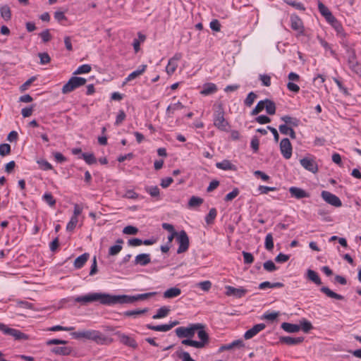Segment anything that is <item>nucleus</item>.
<instances>
[{"label": "nucleus", "instance_id": "obj_1", "mask_svg": "<svg viewBox=\"0 0 361 361\" xmlns=\"http://www.w3.org/2000/svg\"><path fill=\"white\" fill-rule=\"evenodd\" d=\"M156 294V292H150L136 295H116L106 293H91L78 296L75 298L74 301L80 303L82 305H87L94 302H99L101 305L111 306L116 304H129L137 300H147Z\"/></svg>", "mask_w": 361, "mask_h": 361}, {"label": "nucleus", "instance_id": "obj_2", "mask_svg": "<svg viewBox=\"0 0 361 361\" xmlns=\"http://www.w3.org/2000/svg\"><path fill=\"white\" fill-rule=\"evenodd\" d=\"M214 108V126L221 131H227L230 126L224 118L223 104L221 103L215 104Z\"/></svg>", "mask_w": 361, "mask_h": 361}, {"label": "nucleus", "instance_id": "obj_3", "mask_svg": "<svg viewBox=\"0 0 361 361\" xmlns=\"http://www.w3.org/2000/svg\"><path fill=\"white\" fill-rule=\"evenodd\" d=\"M204 327V325L201 323L190 324L188 327H178L175 332L178 338H192L198 329Z\"/></svg>", "mask_w": 361, "mask_h": 361}, {"label": "nucleus", "instance_id": "obj_4", "mask_svg": "<svg viewBox=\"0 0 361 361\" xmlns=\"http://www.w3.org/2000/svg\"><path fill=\"white\" fill-rule=\"evenodd\" d=\"M87 80L81 77H71L69 80L63 86L62 92L63 94L69 93L75 89L84 85Z\"/></svg>", "mask_w": 361, "mask_h": 361}, {"label": "nucleus", "instance_id": "obj_5", "mask_svg": "<svg viewBox=\"0 0 361 361\" xmlns=\"http://www.w3.org/2000/svg\"><path fill=\"white\" fill-rule=\"evenodd\" d=\"M348 64L349 68L356 75L361 77V64L357 61L354 49L348 48Z\"/></svg>", "mask_w": 361, "mask_h": 361}, {"label": "nucleus", "instance_id": "obj_6", "mask_svg": "<svg viewBox=\"0 0 361 361\" xmlns=\"http://www.w3.org/2000/svg\"><path fill=\"white\" fill-rule=\"evenodd\" d=\"M0 331H1L6 335L13 336L16 340L25 341L29 339L28 335L24 334L20 330L10 328L3 323H0Z\"/></svg>", "mask_w": 361, "mask_h": 361}, {"label": "nucleus", "instance_id": "obj_7", "mask_svg": "<svg viewBox=\"0 0 361 361\" xmlns=\"http://www.w3.org/2000/svg\"><path fill=\"white\" fill-rule=\"evenodd\" d=\"M176 240L179 244L178 248L177 250L178 254L183 253L188 250L190 245L189 238L187 233L184 230H182L178 233Z\"/></svg>", "mask_w": 361, "mask_h": 361}, {"label": "nucleus", "instance_id": "obj_8", "mask_svg": "<svg viewBox=\"0 0 361 361\" xmlns=\"http://www.w3.org/2000/svg\"><path fill=\"white\" fill-rule=\"evenodd\" d=\"M321 196L326 202L332 206H334L336 207H339L342 206V202L341 200L336 195L332 194L329 191H322L321 193Z\"/></svg>", "mask_w": 361, "mask_h": 361}, {"label": "nucleus", "instance_id": "obj_9", "mask_svg": "<svg viewBox=\"0 0 361 361\" xmlns=\"http://www.w3.org/2000/svg\"><path fill=\"white\" fill-rule=\"evenodd\" d=\"M292 145L288 138H283L280 142V150L283 157L289 159L292 156Z\"/></svg>", "mask_w": 361, "mask_h": 361}, {"label": "nucleus", "instance_id": "obj_10", "mask_svg": "<svg viewBox=\"0 0 361 361\" xmlns=\"http://www.w3.org/2000/svg\"><path fill=\"white\" fill-rule=\"evenodd\" d=\"M179 324V322L177 320L170 322L169 324H161V325H152L148 324L146 325V327L148 329L157 331H163L166 332L171 330L173 327L177 326Z\"/></svg>", "mask_w": 361, "mask_h": 361}, {"label": "nucleus", "instance_id": "obj_11", "mask_svg": "<svg viewBox=\"0 0 361 361\" xmlns=\"http://www.w3.org/2000/svg\"><path fill=\"white\" fill-rule=\"evenodd\" d=\"M300 163L304 169L312 173H314L318 171L317 164L312 158L304 157L300 160Z\"/></svg>", "mask_w": 361, "mask_h": 361}, {"label": "nucleus", "instance_id": "obj_12", "mask_svg": "<svg viewBox=\"0 0 361 361\" xmlns=\"http://www.w3.org/2000/svg\"><path fill=\"white\" fill-rule=\"evenodd\" d=\"M226 294L228 296H233L236 298H241L247 293V290L243 288H235L231 286H228L226 287Z\"/></svg>", "mask_w": 361, "mask_h": 361}, {"label": "nucleus", "instance_id": "obj_13", "mask_svg": "<svg viewBox=\"0 0 361 361\" xmlns=\"http://www.w3.org/2000/svg\"><path fill=\"white\" fill-rule=\"evenodd\" d=\"M245 348V343L243 340H235L228 344L222 345L218 350V353H221L224 350H231L235 349H242Z\"/></svg>", "mask_w": 361, "mask_h": 361}, {"label": "nucleus", "instance_id": "obj_14", "mask_svg": "<svg viewBox=\"0 0 361 361\" xmlns=\"http://www.w3.org/2000/svg\"><path fill=\"white\" fill-rule=\"evenodd\" d=\"M266 327V325L263 323L257 324L253 326L250 329L247 330L245 334L244 338L246 340L250 339L256 336L261 331L264 330Z\"/></svg>", "mask_w": 361, "mask_h": 361}, {"label": "nucleus", "instance_id": "obj_15", "mask_svg": "<svg viewBox=\"0 0 361 361\" xmlns=\"http://www.w3.org/2000/svg\"><path fill=\"white\" fill-rule=\"evenodd\" d=\"M289 192L291 197L298 200L310 197V196L309 192L298 187H290L289 188Z\"/></svg>", "mask_w": 361, "mask_h": 361}, {"label": "nucleus", "instance_id": "obj_16", "mask_svg": "<svg viewBox=\"0 0 361 361\" xmlns=\"http://www.w3.org/2000/svg\"><path fill=\"white\" fill-rule=\"evenodd\" d=\"M318 9L328 22L336 21V18L332 15L329 9L320 1H318Z\"/></svg>", "mask_w": 361, "mask_h": 361}, {"label": "nucleus", "instance_id": "obj_17", "mask_svg": "<svg viewBox=\"0 0 361 361\" xmlns=\"http://www.w3.org/2000/svg\"><path fill=\"white\" fill-rule=\"evenodd\" d=\"M116 334L118 336L120 341L124 345L131 347L133 348H136L137 347L136 341L133 338L126 334H121L119 331L116 332Z\"/></svg>", "mask_w": 361, "mask_h": 361}, {"label": "nucleus", "instance_id": "obj_18", "mask_svg": "<svg viewBox=\"0 0 361 361\" xmlns=\"http://www.w3.org/2000/svg\"><path fill=\"white\" fill-rule=\"evenodd\" d=\"M151 262L149 254L142 253L137 255L134 260L135 265L146 266Z\"/></svg>", "mask_w": 361, "mask_h": 361}, {"label": "nucleus", "instance_id": "obj_19", "mask_svg": "<svg viewBox=\"0 0 361 361\" xmlns=\"http://www.w3.org/2000/svg\"><path fill=\"white\" fill-rule=\"evenodd\" d=\"M279 341L282 343H285L289 345H295L301 343L304 341L303 337L293 338L290 336H281Z\"/></svg>", "mask_w": 361, "mask_h": 361}, {"label": "nucleus", "instance_id": "obj_20", "mask_svg": "<svg viewBox=\"0 0 361 361\" xmlns=\"http://www.w3.org/2000/svg\"><path fill=\"white\" fill-rule=\"evenodd\" d=\"M306 278L316 285L319 286L322 284V281L319 274L312 269H309L307 270Z\"/></svg>", "mask_w": 361, "mask_h": 361}, {"label": "nucleus", "instance_id": "obj_21", "mask_svg": "<svg viewBox=\"0 0 361 361\" xmlns=\"http://www.w3.org/2000/svg\"><path fill=\"white\" fill-rule=\"evenodd\" d=\"M281 120L283 121L285 124L289 127L293 128V127H298L300 124V120L295 117H291L288 115L283 116L281 118Z\"/></svg>", "mask_w": 361, "mask_h": 361}, {"label": "nucleus", "instance_id": "obj_22", "mask_svg": "<svg viewBox=\"0 0 361 361\" xmlns=\"http://www.w3.org/2000/svg\"><path fill=\"white\" fill-rule=\"evenodd\" d=\"M93 341L99 345H108L112 343L113 339L105 336L101 332L97 331V334L95 336Z\"/></svg>", "mask_w": 361, "mask_h": 361}, {"label": "nucleus", "instance_id": "obj_23", "mask_svg": "<svg viewBox=\"0 0 361 361\" xmlns=\"http://www.w3.org/2000/svg\"><path fill=\"white\" fill-rule=\"evenodd\" d=\"M73 348L69 346L54 347L51 349V352L56 355H69L71 354Z\"/></svg>", "mask_w": 361, "mask_h": 361}, {"label": "nucleus", "instance_id": "obj_24", "mask_svg": "<svg viewBox=\"0 0 361 361\" xmlns=\"http://www.w3.org/2000/svg\"><path fill=\"white\" fill-rule=\"evenodd\" d=\"M217 91V87L214 83H207L203 86L200 94L204 96L215 93Z\"/></svg>", "mask_w": 361, "mask_h": 361}, {"label": "nucleus", "instance_id": "obj_25", "mask_svg": "<svg viewBox=\"0 0 361 361\" xmlns=\"http://www.w3.org/2000/svg\"><path fill=\"white\" fill-rule=\"evenodd\" d=\"M279 129L281 134L289 135L292 139L296 138V133L291 127H289L287 125H280Z\"/></svg>", "mask_w": 361, "mask_h": 361}, {"label": "nucleus", "instance_id": "obj_26", "mask_svg": "<svg viewBox=\"0 0 361 361\" xmlns=\"http://www.w3.org/2000/svg\"><path fill=\"white\" fill-rule=\"evenodd\" d=\"M90 257L88 253H84L79 257H78L74 262V267L76 269L82 268L85 264L87 262Z\"/></svg>", "mask_w": 361, "mask_h": 361}, {"label": "nucleus", "instance_id": "obj_27", "mask_svg": "<svg viewBox=\"0 0 361 361\" xmlns=\"http://www.w3.org/2000/svg\"><path fill=\"white\" fill-rule=\"evenodd\" d=\"M320 291L324 293V294L326 295V296H328L331 298H334V299L339 300L344 299V297L343 295L334 292L330 288H329L328 287H326V286L322 287L320 288Z\"/></svg>", "mask_w": 361, "mask_h": 361}, {"label": "nucleus", "instance_id": "obj_28", "mask_svg": "<svg viewBox=\"0 0 361 361\" xmlns=\"http://www.w3.org/2000/svg\"><path fill=\"white\" fill-rule=\"evenodd\" d=\"M181 293V290L179 288L173 287L167 289L164 293V298H173L178 297Z\"/></svg>", "mask_w": 361, "mask_h": 361}, {"label": "nucleus", "instance_id": "obj_29", "mask_svg": "<svg viewBox=\"0 0 361 361\" xmlns=\"http://www.w3.org/2000/svg\"><path fill=\"white\" fill-rule=\"evenodd\" d=\"M216 168L222 170H231V171H235L236 166L231 163L228 160H224L221 162H217L216 164Z\"/></svg>", "mask_w": 361, "mask_h": 361}, {"label": "nucleus", "instance_id": "obj_30", "mask_svg": "<svg viewBox=\"0 0 361 361\" xmlns=\"http://www.w3.org/2000/svg\"><path fill=\"white\" fill-rule=\"evenodd\" d=\"M171 309L168 306H162L159 309L157 310V314L153 315L152 318L154 319H158L166 317L170 312Z\"/></svg>", "mask_w": 361, "mask_h": 361}, {"label": "nucleus", "instance_id": "obj_31", "mask_svg": "<svg viewBox=\"0 0 361 361\" xmlns=\"http://www.w3.org/2000/svg\"><path fill=\"white\" fill-rule=\"evenodd\" d=\"M281 328L288 333H296L300 330V326L299 325L288 322L282 323Z\"/></svg>", "mask_w": 361, "mask_h": 361}, {"label": "nucleus", "instance_id": "obj_32", "mask_svg": "<svg viewBox=\"0 0 361 361\" xmlns=\"http://www.w3.org/2000/svg\"><path fill=\"white\" fill-rule=\"evenodd\" d=\"M146 68V65L140 66L136 71L128 75V76L126 78V82L134 80L142 75L145 71Z\"/></svg>", "mask_w": 361, "mask_h": 361}, {"label": "nucleus", "instance_id": "obj_33", "mask_svg": "<svg viewBox=\"0 0 361 361\" xmlns=\"http://www.w3.org/2000/svg\"><path fill=\"white\" fill-rule=\"evenodd\" d=\"M0 13L1 18L8 21L11 18V8L8 5H4L0 7Z\"/></svg>", "mask_w": 361, "mask_h": 361}, {"label": "nucleus", "instance_id": "obj_34", "mask_svg": "<svg viewBox=\"0 0 361 361\" xmlns=\"http://www.w3.org/2000/svg\"><path fill=\"white\" fill-rule=\"evenodd\" d=\"M291 28L294 30L302 32V23L298 17H291Z\"/></svg>", "mask_w": 361, "mask_h": 361}, {"label": "nucleus", "instance_id": "obj_35", "mask_svg": "<svg viewBox=\"0 0 361 361\" xmlns=\"http://www.w3.org/2000/svg\"><path fill=\"white\" fill-rule=\"evenodd\" d=\"M116 243L118 244L110 247L109 250V255L111 256H115L118 255L123 248L122 246L119 245L123 243V240L122 239H118Z\"/></svg>", "mask_w": 361, "mask_h": 361}, {"label": "nucleus", "instance_id": "obj_36", "mask_svg": "<svg viewBox=\"0 0 361 361\" xmlns=\"http://www.w3.org/2000/svg\"><path fill=\"white\" fill-rule=\"evenodd\" d=\"M265 109L268 114L274 115L276 109L275 103L269 99H265Z\"/></svg>", "mask_w": 361, "mask_h": 361}, {"label": "nucleus", "instance_id": "obj_37", "mask_svg": "<svg viewBox=\"0 0 361 361\" xmlns=\"http://www.w3.org/2000/svg\"><path fill=\"white\" fill-rule=\"evenodd\" d=\"M197 331V336L200 340V341L202 342L204 345L207 344L209 343V338L208 334L205 331L204 328L198 329Z\"/></svg>", "mask_w": 361, "mask_h": 361}, {"label": "nucleus", "instance_id": "obj_38", "mask_svg": "<svg viewBox=\"0 0 361 361\" xmlns=\"http://www.w3.org/2000/svg\"><path fill=\"white\" fill-rule=\"evenodd\" d=\"M145 191L152 197H156L157 200L160 199V190L157 186H147L145 187Z\"/></svg>", "mask_w": 361, "mask_h": 361}, {"label": "nucleus", "instance_id": "obj_39", "mask_svg": "<svg viewBox=\"0 0 361 361\" xmlns=\"http://www.w3.org/2000/svg\"><path fill=\"white\" fill-rule=\"evenodd\" d=\"M80 158L83 159L87 164H94L97 162V159L92 153H82Z\"/></svg>", "mask_w": 361, "mask_h": 361}, {"label": "nucleus", "instance_id": "obj_40", "mask_svg": "<svg viewBox=\"0 0 361 361\" xmlns=\"http://www.w3.org/2000/svg\"><path fill=\"white\" fill-rule=\"evenodd\" d=\"M147 312V308H145L142 310H128L123 312V315L126 317H136L137 315L142 314Z\"/></svg>", "mask_w": 361, "mask_h": 361}, {"label": "nucleus", "instance_id": "obj_41", "mask_svg": "<svg viewBox=\"0 0 361 361\" xmlns=\"http://www.w3.org/2000/svg\"><path fill=\"white\" fill-rule=\"evenodd\" d=\"M176 355L178 358L182 359L183 361H195L190 357L189 353L183 351L181 348H179L176 351Z\"/></svg>", "mask_w": 361, "mask_h": 361}, {"label": "nucleus", "instance_id": "obj_42", "mask_svg": "<svg viewBox=\"0 0 361 361\" xmlns=\"http://www.w3.org/2000/svg\"><path fill=\"white\" fill-rule=\"evenodd\" d=\"M217 215V212L215 208H212L208 214L205 216V221L207 224H212Z\"/></svg>", "mask_w": 361, "mask_h": 361}, {"label": "nucleus", "instance_id": "obj_43", "mask_svg": "<svg viewBox=\"0 0 361 361\" xmlns=\"http://www.w3.org/2000/svg\"><path fill=\"white\" fill-rule=\"evenodd\" d=\"M37 163L39 165V169L43 171L51 170L53 169L51 164L45 159H37Z\"/></svg>", "mask_w": 361, "mask_h": 361}, {"label": "nucleus", "instance_id": "obj_44", "mask_svg": "<svg viewBox=\"0 0 361 361\" xmlns=\"http://www.w3.org/2000/svg\"><path fill=\"white\" fill-rule=\"evenodd\" d=\"M203 202V199L196 196H192L188 202V207H199Z\"/></svg>", "mask_w": 361, "mask_h": 361}, {"label": "nucleus", "instance_id": "obj_45", "mask_svg": "<svg viewBox=\"0 0 361 361\" xmlns=\"http://www.w3.org/2000/svg\"><path fill=\"white\" fill-rule=\"evenodd\" d=\"M265 109V99L259 101L256 106L251 111L252 116H255L262 112Z\"/></svg>", "mask_w": 361, "mask_h": 361}, {"label": "nucleus", "instance_id": "obj_46", "mask_svg": "<svg viewBox=\"0 0 361 361\" xmlns=\"http://www.w3.org/2000/svg\"><path fill=\"white\" fill-rule=\"evenodd\" d=\"M265 248L271 251L274 248V241H273V236L271 233L267 234L265 237V243H264Z\"/></svg>", "mask_w": 361, "mask_h": 361}, {"label": "nucleus", "instance_id": "obj_47", "mask_svg": "<svg viewBox=\"0 0 361 361\" xmlns=\"http://www.w3.org/2000/svg\"><path fill=\"white\" fill-rule=\"evenodd\" d=\"M257 97V95L255 92H250L247 95V97L245 98V99L244 101L245 105L247 106H249V107L251 106L253 104V103Z\"/></svg>", "mask_w": 361, "mask_h": 361}, {"label": "nucleus", "instance_id": "obj_48", "mask_svg": "<svg viewBox=\"0 0 361 361\" xmlns=\"http://www.w3.org/2000/svg\"><path fill=\"white\" fill-rule=\"evenodd\" d=\"M92 70L91 66L89 64H83L79 66L77 70L73 73L74 75H79L82 73H90Z\"/></svg>", "mask_w": 361, "mask_h": 361}, {"label": "nucleus", "instance_id": "obj_49", "mask_svg": "<svg viewBox=\"0 0 361 361\" xmlns=\"http://www.w3.org/2000/svg\"><path fill=\"white\" fill-rule=\"evenodd\" d=\"M44 200L50 207H54L56 204V200L50 192L45 193L42 197Z\"/></svg>", "mask_w": 361, "mask_h": 361}, {"label": "nucleus", "instance_id": "obj_50", "mask_svg": "<svg viewBox=\"0 0 361 361\" xmlns=\"http://www.w3.org/2000/svg\"><path fill=\"white\" fill-rule=\"evenodd\" d=\"M299 326H300V329H302L305 333H308L311 329H313L312 324L306 319L301 321L300 325Z\"/></svg>", "mask_w": 361, "mask_h": 361}, {"label": "nucleus", "instance_id": "obj_51", "mask_svg": "<svg viewBox=\"0 0 361 361\" xmlns=\"http://www.w3.org/2000/svg\"><path fill=\"white\" fill-rule=\"evenodd\" d=\"M263 267L266 271H267L269 272H272L277 269V267L275 265V264L271 260H268V261L265 262L263 264Z\"/></svg>", "mask_w": 361, "mask_h": 361}, {"label": "nucleus", "instance_id": "obj_52", "mask_svg": "<svg viewBox=\"0 0 361 361\" xmlns=\"http://www.w3.org/2000/svg\"><path fill=\"white\" fill-rule=\"evenodd\" d=\"M178 67V63L173 62V61L169 60L168 64L166 67V71L169 75L173 74Z\"/></svg>", "mask_w": 361, "mask_h": 361}, {"label": "nucleus", "instance_id": "obj_53", "mask_svg": "<svg viewBox=\"0 0 361 361\" xmlns=\"http://www.w3.org/2000/svg\"><path fill=\"white\" fill-rule=\"evenodd\" d=\"M78 217H75V216H72L71 220L69 221L66 226V230L68 231H73L78 224Z\"/></svg>", "mask_w": 361, "mask_h": 361}, {"label": "nucleus", "instance_id": "obj_54", "mask_svg": "<svg viewBox=\"0 0 361 361\" xmlns=\"http://www.w3.org/2000/svg\"><path fill=\"white\" fill-rule=\"evenodd\" d=\"M11 152V146L8 144L4 143L0 145V155L2 157L9 154Z\"/></svg>", "mask_w": 361, "mask_h": 361}, {"label": "nucleus", "instance_id": "obj_55", "mask_svg": "<svg viewBox=\"0 0 361 361\" xmlns=\"http://www.w3.org/2000/svg\"><path fill=\"white\" fill-rule=\"evenodd\" d=\"M38 56L40 59V63L45 65L51 61V58L47 52L39 53Z\"/></svg>", "mask_w": 361, "mask_h": 361}, {"label": "nucleus", "instance_id": "obj_56", "mask_svg": "<svg viewBox=\"0 0 361 361\" xmlns=\"http://www.w3.org/2000/svg\"><path fill=\"white\" fill-rule=\"evenodd\" d=\"M238 194H239V190H238V188H235L231 192L228 193L225 196L224 200L226 202L231 201L234 198H235L238 195Z\"/></svg>", "mask_w": 361, "mask_h": 361}, {"label": "nucleus", "instance_id": "obj_57", "mask_svg": "<svg viewBox=\"0 0 361 361\" xmlns=\"http://www.w3.org/2000/svg\"><path fill=\"white\" fill-rule=\"evenodd\" d=\"M123 233L126 235H136L138 233V228L133 226H127L123 228Z\"/></svg>", "mask_w": 361, "mask_h": 361}, {"label": "nucleus", "instance_id": "obj_58", "mask_svg": "<svg viewBox=\"0 0 361 361\" xmlns=\"http://www.w3.org/2000/svg\"><path fill=\"white\" fill-rule=\"evenodd\" d=\"M242 254L245 264H250L254 262V257L250 252L243 251Z\"/></svg>", "mask_w": 361, "mask_h": 361}, {"label": "nucleus", "instance_id": "obj_59", "mask_svg": "<svg viewBox=\"0 0 361 361\" xmlns=\"http://www.w3.org/2000/svg\"><path fill=\"white\" fill-rule=\"evenodd\" d=\"M122 197L126 199L135 200L138 198L139 195L133 190H128Z\"/></svg>", "mask_w": 361, "mask_h": 361}, {"label": "nucleus", "instance_id": "obj_60", "mask_svg": "<svg viewBox=\"0 0 361 361\" xmlns=\"http://www.w3.org/2000/svg\"><path fill=\"white\" fill-rule=\"evenodd\" d=\"M259 80L264 86L269 87L271 85V77L269 75H259Z\"/></svg>", "mask_w": 361, "mask_h": 361}, {"label": "nucleus", "instance_id": "obj_61", "mask_svg": "<svg viewBox=\"0 0 361 361\" xmlns=\"http://www.w3.org/2000/svg\"><path fill=\"white\" fill-rule=\"evenodd\" d=\"M197 286L204 291H208L212 287V283L209 281H201L197 283Z\"/></svg>", "mask_w": 361, "mask_h": 361}, {"label": "nucleus", "instance_id": "obj_62", "mask_svg": "<svg viewBox=\"0 0 361 361\" xmlns=\"http://www.w3.org/2000/svg\"><path fill=\"white\" fill-rule=\"evenodd\" d=\"M39 36L41 37L43 42H47L51 40V35L48 29L44 30L41 33H39Z\"/></svg>", "mask_w": 361, "mask_h": 361}, {"label": "nucleus", "instance_id": "obj_63", "mask_svg": "<svg viewBox=\"0 0 361 361\" xmlns=\"http://www.w3.org/2000/svg\"><path fill=\"white\" fill-rule=\"evenodd\" d=\"M126 115L123 110H120L118 111V114L116 116L115 125L118 126L120 125L126 118Z\"/></svg>", "mask_w": 361, "mask_h": 361}, {"label": "nucleus", "instance_id": "obj_64", "mask_svg": "<svg viewBox=\"0 0 361 361\" xmlns=\"http://www.w3.org/2000/svg\"><path fill=\"white\" fill-rule=\"evenodd\" d=\"M210 28L216 32H219L221 30V24L217 19H214L210 22Z\"/></svg>", "mask_w": 361, "mask_h": 361}]
</instances>
